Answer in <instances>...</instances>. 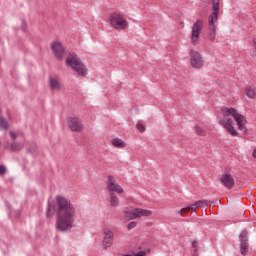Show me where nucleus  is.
I'll return each instance as SVG.
<instances>
[{
    "label": "nucleus",
    "instance_id": "bb28decb",
    "mask_svg": "<svg viewBox=\"0 0 256 256\" xmlns=\"http://www.w3.org/2000/svg\"><path fill=\"white\" fill-rule=\"evenodd\" d=\"M135 227H137V222H130V223L127 225L128 231H131V229H135Z\"/></svg>",
    "mask_w": 256,
    "mask_h": 256
},
{
    "label": "nucleus",
    "instance_id": "20e7f679",
    "mask_svg": "<svg viewBox=\"0 0 256 256\" xmlns=\"http://www.w3.org/2000/svg\"><path fill=\"white\" fill-rule=\"evenodd\" d=\"M223 117H233V119L236 121L237 126L239 128V131H242V133H247V118L243 116L241 113H238V111L235 108H224L222 109Z\"/></svg>",
    "mask_w": 256,
    "mask_h": 256
},
{
    "label": "nucleus",
    "instance_id": "2f4dec72",
    "mask_svg": "<svg viewBox=\"0 0 256 256\" xmlns=\"http://www.w3.org/2000/svg\"><path fill=\"white\" fill-rule=\"evenodd\" d=\"M177 215H183V209L176 211Z\"/></svg>",
    "mask_w": 256,
    "mask_h": 256
},
{
    "label": "nucleus",
    "instance_id": "393cba45",
    "mask_svg": "<svg viewBox=\"0 0 256 256\" xmlns=\"http://www.w3.org/2000/svg\"><path fill=\"white\" fill-rule=\"evenodd\" d=\"M124 215L126 219H137V216L133 215V212L125 211Z\"/></svg>",
    "mask_w": 256,
    "mask_h": 256
},
{
    "label": "nucleus",
    "instance_id": "4be33fe9",
    "mask_svg": "<svg viewBox=\"0 0 256 256\" xmlns=\"http://www.w3.org/2000/svg\"><path fill=\"white\" fill-rule=\"evenodd\" d=\"M0 129L3 131L9 129V122L3 116H0Z\"/></svg>",
    "mask_w": 256,
    "mask_h": 256
},
{
    "label": "nucleus",
    "instance_id": "b1692460",
    "mask_svg": "<svg viewBox=\"0 0 256 256\" xmlns=\"http://www.w3.org/2000/svg\"><path fill=\"white\" fill-rule=\"evenodd\" d=\"M194 131L196 135H199L200 137H205L207 135L205 129L201 128L200 126H195Z\"/></svg>",
    "mask_w": 256,
    "mask_h": 256
},
{
    "label": "nucleus",
    "instance_id": "6ab92c4d",
    "mask_svg": "<svg viewBox=\"0 0 256 256\" xmlns=\"http://www.w3.org/2000/svg\"><path fill=\"white\" fill-rule=\"evenodd\" d=\"M50 88L59 91L61 89V84L59 83V80L57 78H50L49 80Z\"/></svg>",
    "mask_w": 256,
    "mask_h": 256
},
{
    "label": "nucleus",
    "instance_id": "72a5a7b5",
    "mask_svg": "<svg viewBox=\"0 0 256 256\" xmlns=\"http://www.w3.org/2000/svg\"><path fill=\"white\" fill-rule=\"evenodd\" d=\"M25 23H23V26H22V29H23V31H25Z\"/></svg>",
    "mask_w": 256,
    "mask_h": 256
},
{
    "label": "nucleus",
    "instance_id": "c756f323",
    "mask_svg": "<svg viewBox=\"0 0 256 256\" xmlns=\"http://www.w3.org/2000/svg\"><path fill=\"white\" fill-rule=\"evenodd\" d=\"M9 135H10V137H11V139H12L13 141H15V140L17 139V133H15V132H13V131H10V132H9Z\"/></svg>",
    "mask_w": 256,
    "mask_h": 256
},
{
    "label": "nucleus",
    "instance_id": "9b49d317",
    "mask_svg": "<svg viewBox=\"0 0 256 256\" xmlns=\"http://www.w3.org/2000/svg\"><path fill=\"white\" fill-rule=\"evenodd\" d=\"M103 239H102V245L104 249H109L113 245V241L115 239V234L113 233V230L110 228H104L103 229Z\"/></svg>",
    "mask_w": 256,
    "mask_h": 256
},
{
    "label": "nucleus",
    "instance_id": "f03ea898",
    "mask_svg": "<svg viewBox=\"0 0 256 256\" xmlns=\"http://www.w3.org/2000/svg\"><path fill=\"white\" fill-rule=\"evenodd\" d=\"M66 65L67 67H71L80 77H85V75H88L89 70L81 62V58L75 54V52H68L67 53V58H66Z\"/></svg>",
    "mask_w": 256,
    "mask_h": 256
},
{
    "label": "nucleus",
    "instance_id": "473e14b6",
    "mask_svg": "<svg viewBox=\"0 0 256 256\" xmlns=\"http://www.w3.org/2000/svg\"><path fill=\"white\" fill-rule=\"evenodd\" d=\"M252 155L256 159V149L253 151Z\"/></svg>",
    "mask_w": 256,
    "mask_h": 256
},
{
    "label": "nucleus",
    "instance_id": "7ed1b4c3",
    "mask_svg": "<svg viewBox=\"0 0 256 256\" xmlns=\"http://www.w3.org/2000/svg\"><path fill=\"white\" fill-rule=\"evenodd\" d=\"M219 11H221L220 4H217V0H214L212 12L208 17V36L210 37V41H215L217 35V25L215 24L219 21Z\"/></svg>",
    "mask_w": 256,
    "mask_h": 256
},
{
    "label": "nucleus",
    "instance_id": "2eb2a0df",
    "mask_svg": "<svg viewBox=\"0 0 256 256\" xmlns=\"http://www.w3.org/2000/svg\"><path fill=\"white\" fill-rule=\"evenodd\" d=\"M132 215H135L136 219H141V217H151L153 212L148 209L135 208Z\"/></svg>",
    "mask_w": 256,
    "mask_h": 256
},
{
    "label": "nucleus",
    "instance_id": "7c9ffc66",
    "mask_svg": "<svg viewBox=\"0 0 256 256\" xmlns=\"http://www.w3.org/2000/svg\"><path fill=\"white\" fill-rule=\"evenodd\" d=\"M145 255H147V251L143 250V251L136 253L134 256H145Z\"/></svg>",
    "mask_w": 256,
    "mask_h": 256
},
{
    "label": "nucleus",
    "instance_id": "f3484780",
    "mask_svg": "<svg viewBox=\"0 0 256 256\" xmlns=\"http://www.w3.org/2000/svg\"><path fill=\"white\" fill-rule=\"evenodd\" d=\"M245 93H246V97H248V99H255L256 87L255 86L246 87Z\"/></svg>",
    "mask_w": 256,
    "mask_h": 256
},
{
    "label": "nucleus",
    "instance_id": "cd10ccee",
    "mask_svg": "<svg viewBox=\"0 0 256 256\" xmlns=\"http://www.w3.org/2000/svg\"><path fill=\"white\" fill-rule=\"evenodd\" d=\"M182 211L183 213H189L190 211H193V205L183 208Z\"/></svg>",
    "mask_w": 256,
    "mask_h": 256
},
{
    "label": "nucleus",
    "instance_id": "ddd939ff",
    "mask_svg": "<svg viewBox=\"0 0 256 256\" xmlns=\"http://www.w3.org/2000/svg\"><path fill=\"white\" fill-rule=\"evenodd\" d=\"M68 127L75 133H81L83 131V123L77 117H70L68 119Z\"/></svg>",
    "mask_w": 256,
    "mask_h": 256
},
{
    "label": "nucleus",
    "instance_id": "6e6552de",
    "mask_svg": "<svg viewBox=\"0 0 256 256\" xmlns=\"http://www.w3.org/2000/svg\"><path fill=\"white\" fill-rule=\"evenodd\" d=\"M219 125L224 127L226 131L232 136V137H239V132L235 130V127H233V119L231 118H221L218 120Z\"/></svg>",
    "mask_w": 256,
    "mask_h": 256
},
{
    "label": "nucleus",
    "instance_id": "4468645a",
    "mask_svg": "<svg viewBox=\"0 0 256 256\" xmlns=\"http://www.w3.org/2000/svg\"><path fill=\"white\" fill-rule=\"evenodd\" d=\"M220 182L226 189H231L232 187H235V178H233V175H231L230 172H226L220 176Z\"/></svg>",
    "mask_w": 256,
    "mask_h": 256
},
{
    "label": "nucleus",
    "instance_id": "412c9836",
    "mask_svg": "<svg viewBox=\"0 0 256 256\" xmlns=\"http://www.w3.org/2000/svg\"><path fill=\"white\" fill-rule=\"evenodd\" d=\"M207 205H209V201L207 200L196 201L192 204V211L195 212V207H207Z\"/></svg>",
    "mask_w": 256,
    "mask_h": 256
},
{
    "label": "nucleus",
    "instance_id": "1a4fd4ad",
    "mask_svg": "<svg viewBox=\"0 0 256 256\" xmlns=\"http://www.w3.org/2000/svg\"><path fill=\"white\" fill-rule=\"evenodd\" d=\"M239 241L241 255L245 256L249 253V232L247 230H242L239 235Z\"/></svg>",
    "mask_w": 256,
    "mask_h": 256
},
{
    "label": "nucleus",
    "instance_id": "c85d7f7f",
    "mask_svg": "<svg viewBox=\"0 0 256 256\" xmlns=\"http://www.w3.org/2000/svg\"><path fill=\"white\" fill-rule=\"evenodd\" d=\"M7 173V168L5 165H0V175H5Z\"/></svg>",
    "mask_w": 256,
    "mask_h": 256
},
{
    "label": "nucleus",
    "instance_id": "423d86ee",
    "mask_svg": "<svg viewBox=\"0 0 256 256\" xmlns=\"http://www.w3.org/2000/svg\"><path fill=\"white\" fill-rule=\"evenodd\" d=\"M50 49L54 57H56L58 61H63V58L65 57V55H67V51H65V46H63L61 42H57V41L51 42Z\"/></svg>",
    "mask_w": 256,
    "mask_h": 256
},
{
    "label": "nucleus",
    "instance_id": "0eeeda50",
    "mask_svg": "<svg viewBox=\"0 0 256 256\" xmlns=\"http://www.w3.org/2000/svg\"><path fill=\"white\" fill-rule=\"evenodd\" d=\"M190 63L194 69H202V67L205 65V60L203 59L201 53L192 49L190 50Z\"/></svg>",
    "mask_w": 256,
    "mask_h": 256
},
{
    "label": "nucleus",
    "instance_id": "f8f14e48",
    "mask_svg": "<svg viewBox=\"0 0 256 256\" xmlns=\"http://www.w3.org/2000/svg\"><path fill=\"white\" fill-rule=\"evenodd\" d=\"M106 185H107V189H109L111 193H118V195H121L124 193L123 187L117 184V180H115V177H113L112 175L108 176Z\"/></svg>",
    "mask_w": 256,
    "mask_h": 256
},
{
    "label": "nucleus",
    "instance_id": "5701e85b",
    "mask_svg": "<svg viewBox=\"0 0 256 256\" xmlns=\"http://www.w3.org/2000/svg\"><path fill=\"white\" fill-rule=\"evenodd\" d=\"M199 251V242L197 240L192 241V254L194 256H199L197 253Z\"/></svg>",
    "mask_w": 256,
    "mask_h": 256
},
{
    "label": "nucleus",
    "instance_id": "39448f33",
    "mask_svg": "<svg viewBox=\"0 0 256 256\" xmlns=\"http://www.w3.org/2000/svg\"><path fill=\"white\" fill-rule=\"evenodd\" d=\"M110 25L114 29L125 31L127 27H129V23L127 22V18L124 14L120 12H114L110 15Z\"/></svg>",
    "mask_w": 256,
    "mask_h": 256
},
{
    "label": "nucleus",
    "instance_id": "a211bd4d",
    "mask_svg": "<svg viewBox=\"0 0 256 256\" xmlns=\"http://www.w3.org/2000/svg\"><path fill=\"white\" fill-rule=\"evenodd\" d=\"M112 145H113V147H116L117 149H125V147H127V144L120 138L113 139Z\"/></svg>",
    "mask_w": 256,
    "mask_h": 256
},
{
    "label": "nucleus",
    "instance_id": "f257e3e1",
    "mask_svg": "<svg viewBox=\"0 0 256 256\" xmlns=\"http://www.w3.org/2000/svg\"><path fill=\"white\" fill-rule=\"evenodd\" d=\"M54 213L56 214V229L57 231L65 232L73 229L77 212L75 206L69 198L57 195L54 202H48L45 215L47 219H51Z\"/></svg>",
    "mask_w": 256,
    "mask_h": 256
},
{
    "label": "nucleus",
    "instance_id": "9d476101",
    "mask_svg": "<svg viewBox=\"0 0 256 256\" xmlns=\"http://www.w3.org/2000/svg\"><path fill=\"white\" fill-rule=\"evenodd\" d=\"M201 31H203V20H197L192 27V34H191L192 45H197V41H199Z\"/></svg>",
    "mask_w": 256,
    "mask_h": 256
},
{
    "label": "nucleus",
    "instance_id": "a878e982",
    "mask_svg": "<svg viewBox=\"0 0 256 256\" xmlns=\"http://www.w3.org/2000/svg\"><path fill=\"white\" fill-rule=\"evenodd\" d=\"M136 129H138L139 131H140V133H145V126L143 125V124H141V123H138L137 125H136Z\"/></svg>",
    "mask_w": 256,
    "mask_h": 256
},
{
    "label": "nucleus",
    "instance_id": "aec40b11",
    "mask_svg": "<svg viewBox=\"0 0 256 256\" xmlns=\"http://www.w3.org/2000/svg\"><path fill=\"white\" fill-rule=\"evenodd\" d=\"M25 147V144L23 142H13L10 145L11 151H21Z\"/></svg>",
    "mask_w": 256,
    "mask_h": 256
},
{
    "label": "nucleus",
    "instance_id": "dca6fc26",
    "mask_svg": "<svg viewBox=\"0 0 256 256\" xmlns=\"http://www.w3.org/2000/svg\"><path fill=\"white\" fill-rule=\"evenodd\" d=\"M109 203L112 207H119V196L115 192L109 193Z\"/></svg>",
    "mask_w": 256,
    "mask_h": 256
}]
</instances>
